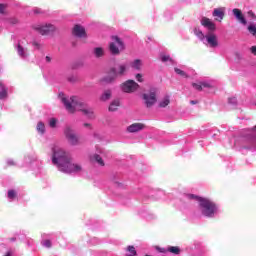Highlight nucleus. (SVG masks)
Instances as JSON below:
<instances>
[{
  "label": "nucleus",
  "mask_w": 256,
  "mask_h": 256,
  "mask_svg": "<svg viewBox=\"0 0 256 256\" xmlns=\"http://www.w3.org/2000/svg\"><path fill=\"white\" fill-rule=\"evenodd\" d=\"M52 163L56 165L62 173H81V165L75 164L71 161L69 153L65 152L63 148L54 145L52 147Z\"/></svg>",
  "instance_id": "obj_1"
},
{
  "label": "nucleus",
  "mask_w": 256,
  "mask_h": 256,
  "mask_svg": "<svg viewBox=\"0 0 256 256\" xmlns=\"http://www.w3.org/2000/svg\"><path fill=\"white\" fill-rule=\"evenodd\" d=\"M62 103L68 113H75V111H81L87 119H95V111L92 107H89L83 100L77 96L70 98L65 97L64 94H59Z\"/></svg>",
  "instance_id": "obj_2"
},
{
  "label": "nucleus",
  "mask_w": 256,
  "mask_h": 256,
  "mask_svg": "<svg viewBox=\"0 0 256 256\" xmlns=\"http://www.w3.org/2000/svg\"><path fill=\"white\" fill-rule=\"evenodd\" d=\"M185 199L188 201H198L199 211L203 217H207L208 219H213L221 213L219 209V205H217L214 201L208 198L199 197L193 194H186Z\"/></svg>",
  "instance_id": "obj_3"
},
{
  "label": "nucleus",
  "mask_w": 256,
  "mask_h": 256,
  "mask_svg": "<svg viewBox=\"0 0 256 256\" xmlns=\"http://www.w3.org/2000/svg\"><path fill=\"white\" fill-rule=\"evenodd\" d=\"M194 35H196L204 45H207V47H211L212 49L219 47V38L215 32H207L205 34L201 28H194Z\"/></svg>",
  "instance_id": "obj_4"
},
{
  "label": "nucleus",
  "mask_w": 256,
  "mask_h": 256,
  "mask_svg": "<svg viewBox=\"0 0 256 256\" xmlns=\"http://www.w3.org/2000/svg\"><path fill=\"white\" fill-rule=\"evenodd\" d=\"M129 65L127 63L118 64L116 67L110 69L108 75L103 78L104 83H113L118 77H123L127 73Z\"/></svg>",
  "instance_id": "obj_5"
},
{
  "label": "nucleus",
  "mask_w": 256,
  "mask_h": 256,
  "mask_svg": "<svg viewBox=\"0 0 256 256\" xmlns=\"http://www.w3.org/2000/svg\"><path fill=\"white\" fill-rule=\"evenodd\" d=\"M125 49V44L121 40V38L117 36H112L111 42L109 44V51L112 53V55H119L121 51Z\"/></svg>",
  "instance_id": "obj_6"
},
{
  "label": "nucleus",
  "mask_w": 256,
  "mask_h": 256,
  "mask_svg": "<svg viewBox=\"0 0 256 256\" xmlns=\"http://www.w3.org/2000/svg\"><path fill=\"white\" fill-rule=\"evenodd\" d=\"M143 100L146 107H153L157 103V89L152 88L149 92L143 94Z\"/></svg>",
  "instance_id": "obj_7"
},
{
  "label": "nucleus",
  "mask_w": 256,
  "mask_h": 256,
  "mask_svg": "<svg viewBox=\"0 0 256 256\" xmlns=\"http://www.w3.org/2000/svg\"><path fill=\"white\" fill-rule=\"evenodd\" d=\"M200 23L202 27L207 30V33H215V31H217V25L215 22L207 17H202Z\"/></svg>",
  "instance_id": "obj_8"
},
{
  "label": "nucleus",
  "mask_w": 256,
  "mask_h": 256,
  "mask_svg": "<svg viewBox=\"0 0 256 256\" xmlns=\"http://www.w3.org/2000/svg\"><path fill=\"white\" fill-rule=\"evenodd\" d=\"M121 89L124 93H135L139 89V84L134 80H127L122 84Z\"/></svg>",
  "instance_id": "obj_9"
},
{
  "label": "nucleus",
  "mask_w": 256,
  "mask_h": 256,
  "mask_svg": "<svg viewBox=\"0 0 256 256\" xmlns=\"http://www.w3.org/2000/svg\"><path fill=\"white\" fill-rule=\"evenodd\" d=\"M34 29L40 33V35H49V33L55 31V26L52 24L36 25L34 26Z\"/></svg>",
  "instance_id": "obj_10"
},
{
  "label": "nucleus",
  "mask_w": 256,
  "mask_h": 256,
  "mask_svg": "<svg viewBox=\"0 0 256 256\" xmlns=\"http://www.w3.org/2000/svg\"><path fill=\"white\" fill-rule=\"evenodd\" d=\"M66 138L68 139L69 143L71 145H77L79 143V138L75 134V132L72 131L71 128L67 127L64 131Z\"/></svg>",
  "instance_id": "obj_11"
},
{
  "label": "nucleus",
  "mask_w": 256,
  "mask_h": 256,
  "mask_svg": "<svg viewBox=\"0 0 256 256\" xmlns=\"http://www.w3.org/2000/svg\"><path fill=\"white\" fill-rule=\"evenodd\" d=\"M192 87L196 91H203V89H213V83L209 81L196 82L192 83Z\"/></svg>",
  "instance_id": "obj_12"
},
{
  "label": "nucleus",
  "mask_w": 256,
  "mask_h": 256,
  "mask_svg": "<svg viewBox=\"0 0 256 256\" xmlns=\"http://www.w3.org/2000/svg\"><path fill=\"white\" fill-rule=\"evenodd\" d=\"M16 51L20 59H27V57H29V51L23 46V44H21V42L17 44Z\"/></svg>",
  "instance_id": "obj_13"
},
{
  "label": "nucleus",
  "mask_w": 256,
  "mask_h": 256,
  "mask_svg": "<svg viewBox=\"0 0 256 256\" xmlns=\"http://www.w3.org/2000/svg\"><path fill=\"white\" fill-rule=\"evenodd\" d=\"M242 149H256V136L252 134L242 145Z\"/></svg>",
  "instance_id": "obj_14"
},
{
  "label": "nucleus",
  "mask_w": 256,
  "mask_h": 256,
  "mask_svg": "<svg viewBox=\"0 0 256 256\" xmlns=\"http://www.w3.org/2000/svg\"><path fill=\"white\" fill-rule=\"evenodd\" d=\"M145 129V124L143 123H133L127 127L128 133H139V131H143Z\"/></svg>",
  "instance_id": "obj_15"
},
{
  "label": "nucleus",
  "mask_w": 256,
  "mask_h": 256,
  "mask_svg": "<svg viewBox=\"0 0 256 256\" xmlns=\"http://www.w3.org/2000/svg\"><path fill=\"white\" fill-rule=\"evenodd\" d=\"M232 13L234 17L237 19V21H239V23H242V25H247V20L245 19L243 13L239 9L234 8L232 10Z\"/></svg>",
  "instance_id": "obj_16"
},
{
  "label": "nucleus",
  "mask_w": 256,
  "mask_h": 256,
  "mask_svg": "<svg viewBox=\"0 0 256 256\" xmlns=\"http://www.w3.org/2000/svg\"><path fill=\"white\" fill-rule=\"evenodd\" d=\"M73 35H75V37H80V38L87 37L85 28L81 25L74 26Z\"/></svg>",
  "instance_id": "obj_17"
},
{
  "label": "nucleus",
  "mask_w": 256,
  "mask_h": 256,
  "mask_svg": "<svg viewBox=\"0 0 256 256\" xmlns=\"http://www.w3.org/2000/svg\"><path fill=\"white\" fill-rule=\"evenodd\" d=\"M171 103V96L166 95L158 101V107L165 109Z\"/></svg>",
  "instance_id": "obj_18"
},
{
  "label": "nucleus",
  "mask_w": 256,
  "mask_h": 256,
  "mask_svg": "<svg viewBox=\"0 0 256 256\" xmlns=\"http://www.w3.org/2000/svg\"><path fill=\"white\" fill-rule=\"evenodd\" d=\"M213 17H215L216 21H223V17H225V12H223V9L216 8L214 9L212 13Z\"/></svg>",
  "instance_id": "obj_19"
},
{
  "label": "nucleus",
  "mask_w": 256,
  "mask_h": 256,
  "mask_svg": "<svg viewBox=\"0 0 256 256\" xmlns=\"http://www.w3.org/2000/svg\"><path fill=\"white\" fill-rule=\"evenodd\" d=\"M91 161H95L98 165H100V167H105V162L103 161V158H101V156H99L98 154H94L93 156H91Z\"/></svg>",
  "instance_id": "obj_20"
},
{
  "label": "nucleus",
  "mask_w": 256,
  "mask_h": 256,
  "mask_svg": "<svg viewBox=\"0 0 256 256\" xmlns=\"http://www.w3.org/2000/svg\"><path fill=\"white\" fill-rule=\"evenodd\" d=\"M7 97V87L3 82H0V99H6Z\"/></svg>",
  "instance_id": "obj_21"
},
{
  "label": "nucleus",
  "mask_w": 256,
  "mask_h": 256,
  "mask_svg": "<svg viewBox=\"0 0 256 256\" xmlns=\"http://www.w3.org/2000/svg\"><path fill=\"white\" fill-rule=\"evenodd\" d=\"M167 251L173 255H179V253H181V248L177 246H168Z\"/></svg>",
  "instance_id": "obj_22"
},
{
  "label": "nucleus",
  "mask_w": 256,
  "mask_h": 256,
  "mask_svg": "<svg viewBox=\"0 0 256 256\" xmlns=\"http://www.w3.org/2000/svg\"><path fill=\"white\" fill-rule=\"evenodd\" d=\"M94 55L95 57H103L105 55V50L101 47L94 48Z\"/></svg>",
  "instance_id": "obj_23"
},
{
  "label": "nucleus",
  "mask_w": 256,
  "mask_h": 256,
  "mask_svg": "<svg viewBox=\"0 0 256 256\" xmlns=\"http://www.w3.org/2000/svg\"><path fill=\"white\" fill-rule=\"evenodd\" d=\"M36 131L40 133V135H43L45 133V124L43 122H38Z\"/></svg>",
  "instance_id": "obj_24"
},
{
  "label": "nucleus",
  "mask_w": 256,
  "mask_h": 256,
  "mask_svg": "<svg viewBox=\"0 0 256 256\" xmlns=\"http://www.w3.org/2000/svg\"><path fill=\"white\" fill-rule=\"evenodd\" d=\"M101 101H109L111 99V90H106L100 97Z\"/></svg>",
  "instance_id": "obj_25"
},
{
  "label": "nucleus",
  "mask_w": 256,
  "mask_h": 256,
  "mask_svg": "<svg viewBox=\"0 0 256 256\" xmlns=\"http://www.w3.org/2000/svg\"><path fill=\"white\" fill-rule=\"evenodd\" d=\"M141 60L137 59V60H134L132 63H131V67L132 69H136V71H139V69H141Z\"/></svg>",
  "instance_id": "obj_26"
},
{
  "label": "nucleus",
  "mask_w": 256,
  "mask_h": 256,
  "mask_svg": "<svg viewBox=\"0 0 256 256\" xmlns=\"http://www.w3.org/2000/svg\"><path fill=\"white\" fill-rule=\"evenodd\" d=\"M127 254L126 256H137V250H135V246H128L127 247Z\"/></svg>",
  "instance_id": "obj_27"
},
{
  "label": "nucleus",
  "mask_w": 256,
  "mask_h": 256,
  "mask_svg": "<svg viewBox=\"0 0 256 256\" xmlns=\"http://www.w3.org/2000/svg\"><path fill=\"white\" fill-rule=\"evenodd\" d=\"M120 102L119 100H114L109 106V111H117V107H119Z\"/></svg>",
  "instance_id": "obj_28"
},
{
  "label": "nucleus",
  "mask_w": 256,
  "mask_h": 256,
  "mask_svg": "<svg viewBox=\"0 0 256 256\" xmlns=\"http://www.w3.org/2000/svg\"><path fill=\"white\" fill-rule=\"evenodd\" d=\"M175 73L177 75H180V77H184L185 79H187V77H189V75H187V73L179 68H175L174 69Z\"/></svg>",
  "instance_id": "obj_29"
},
{
  "label": "nucleus",
  "mask_w": 256,
  "mask_h": 256,
  "mask_svg": "<svg viewBox=\"0 0 256 256\" xmlns=\"http://www.w3.org/2000/svg\"><path fill=\"white\" fill-rule=\"evenodd\" d=\"M248 31L251 35H253L254 37H256V26L255 24H250L248 26Z\"/></svg>",
  "instance_id": "obj_30"
},
{
  "label": "nucleus",
  "mask_w": 256,
  "mask_h": 256,
  "mask_svg": "<svg viewBox=\"0 0 256 256\" xmlns=\"http://www.w3.org/2000/svg\"><path fill=\"white\" fill-rule=\"evenodd\" d=\"M16 197H17V192L15 190L8 191V199H10V201H13Z\"/></svg>",
  "instance_id": "obj_31"
},
{
  "label": "nucleus",
  "mask_w": 256,
  "mask_h": 256,
  "mask_svg": "<svg viewBox=\"0 0 256 256\" xmlns=\"http://www.w3.org/2000/svg\"><path fill=\"white\" fill-rule=\"evenodd\" d=\"M49 126L52 129H55V127H57V118H50L49 119Z\"/></svg>",
  "instance_id": "obj_32"
},
{
  "label": "nucleus",
  "mask_w": 256,
  "mask_h": 256,
  "mask_svg": "<svg viewBox=\"0 0 256 256\" xmlns=\"http://www.w3.org/2000/svg\"><path fill=\"white\" fill-rule=\"evenodd\" d=\"M161 61L163 63H167V61H171V57L169 55H162L161 56Z\"/></svg>",
  "instance_id": "obj_33"
},
{
  "label": "nucleus",
  "mask_w": 256,
  "mask_h": 256,
  "mask_svg": "<svg viewBox=\"0 0 256 256\" xmlns=\"http://www.w3.org/2000/svg\"><path fill=\"white\" fill-rule=\"evenodd\" d=\"M228 103L230 105H237V98L236 97H231L228 99Z\"/></svg>",
  "instance_id": "obj_34"
},
{
  "label": "nucleus",
  "mask_w": 256,
  "mask_h": 256,
  "mask_svg": "<svg viewBox=\"0 0 256 256\" xmlns=\"http://www.w3.org/2000/svg\"><path fill=\"white\" fill-rule=\"evenodd\" d=\"M42 245L43 247H46L49 249V247H51V240H43Z\"/></svg>",
  "instance_id": "obj_35"
},
{
  "label": "nucleus",
  "mask_w": 256,
  "mask_h": 256,
  "mask_svg": "<svg viewBox=\"0 0 256 256\" xmlns=\"http://www.w3.org/2000/svg\"><path fill=\"white\" fill-rule=\"evenodd\" d=\"M136 80L138 83H143V74H136Z\"/></svg>",
  "instance_id": "obj_36"
},
{
  "label": "nucleus",
  "mask_w": 256,
  "mask_h": 256,
  "mask_svg": "<svg viewBox=\"0 0 256 256\" xmlns=\"http://www.w3.org/2000/svg\"><path fill=\"white\" fill-rule=\"evenodd\" d=\"M7 165H9L11 167L13 165H17V163L13 159H8L7 160Z\"/></svg>",
  "instance_id": "obj_37"
},
{
  "label": "nucleus",
  "mask_w": 256,
  "mask_h": 256,
  "mask_svg": "<svg viewBox=\"0 0 256 256\" xmlns=\"http://www.w3.org/2000/svg\"><path fill=\"white\" fill-rule=\"evenodd\" d=\"M6 6L5 4H0V14L5 13Z\"/></svg>",
  "instance_id": "obj_38"
},
{
  "label": "nucleus",
  "mask_w": 256,
  "mask_h": 256,
  "mask_svg": "<svg viewBox=\"0 0 256 256\" xmlns=\"http://www.w3.org/2000/svg\"><path fill=\"white\" fill-rule=\"evenodd\" d=\"M250 52L252 53V55H254L256 57V46H252L250 48Z\"/></svg>",
  "instance_id": "obj_39"
},
{
  "label": "nucleus",
  "mask_w": 256,
  "mask_h": 256,
  "mask_svg": "<svg viewBox=\"0 0 256 256\" xmlns=\"http://www.w3.org/2000/svg\"><path fill=\"white\" fill-rule=\"evenodd\" d=\"M84 127H87L88 129H91V124L85 123V124H84Z\"/></svg>",
  "instance_id": "obj_40"
},
{
  "label": "nucleus",
  "mask_w": 256,
  "mask_h": 256,
  "mask_svg": "<svg viewBox=\"0 0 256 256\" xmlns=\"http://www.w3.org/2000/svg\"><path fill=\"white\" fill-rule=\"evenodd\" d=\"M46 61H47V63H51V57L46 56Z\"/></svg>",
  "instance_id": "obj_41"
},
{
  "label": "nucleus",
  "mask_w": 256,
  "mask_h": 256,
  "mask_svg": "<svg viewBox=\"0 0 256 256\" xmlns=\"http://www.w3.org/2000/svg\"><path fill=\"white\" fill-rule=\"evenodd\" d=\"M34 13H41V10L39 8L34 9Z\"/></svg>",
  "instance_id": "obj_42"
},
{
  "label": "nucleus",
  "mask_w": 256,
  "mask_h": 256,
  "mask_svg": "<svg viewBox=\"0 0 256 256\" xmlns=\"http://www.w3.org/2000/svg\"><path fill=\"white\" fill-rule=\"evenodd\" d=\"M190 103H191V105H197V101H195V100L190 101Z\"/></svg>",
  "instance_id": "obj_43"
},
{
  "label": "nucleus",
  "mask_w": 256,
  "mask_h": 256,
  "mask_svg": "<svg viewBox=\"0 0 256 256\" xmlns=\"http://www.w3.org/2000/svg\"><path fill=\"white\" fill-rule=\"evenodd\" d=\"M26 163H29V157L25 158Z\"/></svg>",
  "instance_id": "obj_44"
},
{
  "label": "nucleus",
  "mask_w": 256,
  "mask_h": 256,
  "mask_svg": "<svg viewBox=\"0 0 256 256\" xmlns=\"http://www.w3.org/2000/svg\"><path fill=\"white\" fill-rule=\"evenodd\" d=\"M5 256H11V252H7Z\"/></svg>",
  "instance_id": "obj_45"
},
{
  "label": "nucleus",
  "mask_w": 256,
  "mask_h": 256,
  "mask_svg": "<svg viewBox=\"0 0 256 256\" xmlns=\"http://www.w3.org/2000/svg\"><path fill=\"white\" fill-rule=\"evenodd\" d=\"M99 153H100L101 155H103V150H100Z\"/></svg>",
  "instance_id": "obj_46"
}]
</instances>
